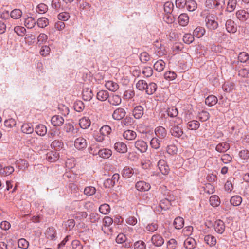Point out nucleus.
Wrapping results in <instances>:
<instances>
[{
  "mask_svg": "<svg viewBox=\"0 0 249 249\" xmlns=\"http://www.w3.org/2000/svg\"><path fill=\"white\" fill-rule=\"evenodd\" d=\"M197 245L196 240L191 237L187 238L183 243V247L186 249H194Z\"/></svg>",
  "mask_w": 249,
  "mask_h": 249,
  "instance_id": "7",
  "label": "nucleus"
},
{
  "mask_svg": "<svg viewBox=\"0 0 249 249\" xmlns=\"http://www.w3.org/2000/svg\"><path fill=\"white\" fill-rule=\"evenodd\" d=\"M37 26L40 28H45L49 24L48 19L44 17L40 18L38 19L37 22Z\"/></svg>",
  "mask_w": 249,
  "mask_h": 249,
  "instance_id": "52",
  "label": "nucleus"
},
{
  "mask_svg": "<svg viewBox=\"0 0 249 249\" xmlns=\"http://www.w3.org/2000/svg\"><path fill=\"white\" fill-rule=\"evenodd\" d=\"M36 25V21L34 18L29 17L25 19L24 25L29 29H32Z\"/></svg>",
  "mask_w": 249,
  "mask_h": 249,
  "instance_id": "37",
  "label": "nucleus"
},
{
  "mask_svg": "<svg viewBox=\"0 0 249 249\" xmlns=\"http://www.w3.org/2000/svg\"><path fill=\"white\" fill-rule=\"evenodd\" d=\"M171 199L169 198H165L160 201L159 205V207L161 208L162 210H167L169 208L170 206Z\"/></svg>",
  "mask_w": 249,
  "mask_h": 249,
  "instance_id": "47",
  "label": "nucleus"
},
{
  "mask_svg": "<svg viewBox=\"0 0 249 249\" xmlns=\"http://www.w3.org/2000/svg\"><path fill=\"white\" fill-rule=\"evenodd\" d=\"M213 226L215 231L219 234H222L225 231V224L221 220H217L215 221Z\"/></svg>",
  "mask_w": 249,
  "mask_h": 249,
  "instance_id": "10",
  "label": "nucleus"
},
{
  "mask_svg": "<svg viewBox=\"0 0 249 249\" xmlns=\"http://www.w3.org/2000/svg\"><path fill=\"white\" fill-rule=\"evenodd\" d=\"M158 167L163 175L168 174L170 168L166 161L163 160H160L158 162Z\"/></svg>",
  "mask_w": 249,
  "mask_h": 249,
  "instance_id": "4",
  "label": "nucleus"
},
{
  "mask_svg": "<svg viewBox=\"0 0 249 249\" xmlns=\"http://www.w3.org/2000/svg\"><path fill=\"white\" fill-rule=\"evenodd\" d=\"M135 188L139 191L145 192L148 191L150 189L151 186L149 183L144 181H139L136 183Z\"/></svg>",
  "mask_w": 249,
  "mask_h": 249,
  "instance_id": "5",
  "label": "nucleus"
},
{
  "mask_svg": "<svg viewBox=\"0 0 249 249\" xmlns=\"http://www.w3.org/2000/svg\"><path fill=\"white\" fill-rule=\"evenodd\" d=\"M164 77L165 79L168 80H173L177 77V74L174 71H168L164 73Z\"/></svg>",
  "mask_w": 249,
  "mask_h": 249,
  "instance_id": "62",
  "label": "nucleus"
},
{
  "mask_svg": "<svg viewBox=\"0 0 249 249\" xmlns=\"http://www.w3.org/2000/svg\"><path fill=\"white\" fill-rule=\"evenodd\" d=\"M45 234L46 237L50 240H53L56 238V231L54 227L48 228Z\"/></svg>",
  "mask_w": 249,
  "mask_h": 249,
  "instance_id": "18",
  "label": "nucleus"
},
{
  "mask_svg": "<svg viewBox=\"0 0 249 249\" xmlns=\"http://www.w3.org/2000/svg\"><path fill=\"white\" fill-rule=\"evenodd\" d=\"M147 86V83L144 80H139L136 84V88L139 90H145Z\"/></svg>",
  "mask_w": 249,
  "mask_h": 249,
  "instance_id": "50",
  "label": "nucleus"
},
{
  "mask_svg": "<svg viewBox=\"0 0 249 249\" xmlns=\"http://www.w3.org/2000/svg\"><path fill=\"white\" fill-rule=\"evenodd\" d=\"M93 96V94L91 89L88 88L83 89L82 96L84 100L89 101L92 98Z\"/></svg>",
  "mask_w": 249,
  "mask_h": 249,
  "instance_id": "20",
  "label": "nucleus"
},
{
  "mask_svg": "<svg viewBox=\"0 0 249 249\" xmlns=\"http://www.w3.org/2000/svg\"><path fill=\"white\" fill-rule=\"evenodd\" d=\"M134 249H146L145 243L142 240L135 242L133 245Z\"/></svg>",
  "mask_w": 249,
  "mask_h": 249,
  "instance_id": "64",
  "label": "nucleus"
},
{
  "mask_svg": "<svg viewBox=\"0 0 249 249\" xmlns=\"http://www.w3.org/2000/svg\"><path fill=\"white\" fill-rule=\"evenodd\" d=\"M134 146L136 149L141 153L146 152L148 149L147 142L142 140H138L135 142Z\"/></svg>",
  "mask_w": 249,
  "mask_h": 249,
  "instance_id": "2",
  "label": "nucleus"
},
{
  "mask_svg": "<svg viewBox=\"0 0 249 249\" xmlns=\"http://www.w3.org/2000/svg\"><path fill=\"white\" fill-rule=\"evenodd\" d=\"M105 86L108 90L112 92H115L119 89L118 84L112 81H108L106 82Z\"/></svg>",
  "mask_w": 249,
  "mask_h": 249,
  "instance_id": "31",
  "label": "nucleus"
},
{
  "mask_svg": "<svg viewBox=\"0 0 249 249\" xmlns=\"http://www.w3.org/2000/svg\"><path fill=\"white\" fill-rule=\"evenodd\" d=\"M155 135L160 139H164L167 135V131L165 128L162 126H158L155 130Z\"/></svg>",
  "mask_w": 249,
  "mask_h": 249,
  "instance_id": "14",
  "label": "nucleus"
},
{
  "mask_svg": "<svg viewBox=\"0 0 249 249\" xmlns=\"http://www.w3.org/2000/svg\"><path fill=\"white\" fill-rule=\"evenodd\" d=\"M22 15V11L19 9H15L13 10L10 13L11 17L15 19L20 18Z\"/></svg>",
  "mask_w": 249,
  "mask_h": 249,
  "instance_id": "45",
  "label": "nucleus"
},
{
  "mask_svg": "<svg viewBox=\"0 0 249 249\" xmlns=\"http://www.w3.org/2000/svg\"><path fill=\"white\" fill-rule=\"evenodd\" d=\"M74 146L78 150H83L87 146V142L83 137H79L74 141Z\"/></svg>",
  "mask_w": 249,
  "mask_h": 249,
  "instance_id": "6",
  "label": "nucleus"
},
{
  "mask_svg": "<svg viewBox=\"0 0 249 249\" xmlns=\"http://www.w3.org/2000/svg\"><path fill=\"white\" fill-rule=\"evenodd\" d=\"M167 113L169 116L173 118V119H175L177 118V116L178 115V110L176 107H171L168 108Z\"/></svg>",
  "mask_w": 249,
  "mask_h": 249,
  "instance_id": "43",
  "label": "nucleus"
},
{
  "mask_svg": "<svg viewBox=\"0 0 249 249\" xmlns=\"http://www.w3.org/2000/svg\"><path fill=\"white\" fill-rule=\"evenodd\" d=\"M177 242L176 239L174 238L170 239L167 242V249H178L177 248Z\"/></svg>",
  "mask_w": 249,
  "mask_h": 249,
  "instance_id": "56",
  "label": "nucleus"
},
{
  "mask_svg": "<svg viewBox=\"0 0 249 249\" xmlns=\"http://www.w3.org/2000/svg\"><path fill=\"white\" fill-rule=\"evenodd\" d=\"M161 140H160L158 138H153L150 142V144L152 148L155 149H158L160 146L161 142Z\"/></svg>",
  "mask_w": 249,
  "mask_h": 249,
  "instance_id": "38",
  "label": "nucleus"
},
{
  "mask_svg": "<svg viewBox=\"0 0 249 249\" xmlns=\"http://www.w3.org/2000/svg\"><path fill=\"white\" fill-rule=\"evenodd\" d=\"M165 66V63L164 61L160 59L155 63L154 68L156 71L161 72L164 70Z\"/></svg>",
  "mask_w": 249,
  "mask_h": 249,
  "instance_id": "35",
  "label": "nucleus"
},
{
  "mask_svg": "<svg viewBox=\"0 0 249 249\" xmlns=\"http://www.w3.org/2000/svg\"><path fill=\"white\" fill-rule=\"evenodd\" d=\"M21 131L25 134H29L34 132V128L31 124H24L21 128Z\"/></svg>",
  "mask_w": 249,
  "mask_h": 249,
  "instance_id": "28",
  "label": "nucleus"
},
{
  "mask_svg": "<svg viewBox=\"0 0 249 249\" xmlns=\"http://www.w3.org/2000/svg\"><path fill=\"white\" fill-rule=\"evenodd\" d=\"M59 156L57 151H51L47 153L46 159L49 162H54L58 159Z\"/></svg>",
  "mask_w": 249,
  "mask_h": 249,
  "instance_id": "19",
  "label": "nucleus"
},
{
  "mask_svg": "<svg viewBox=\"0 0 249 249\" xmlns=\"http://www.w3.org/2000/svg\"><path fill=\"white\" fill-rule=\"evenodd\" d=\"M205 33V30L204 28L197 27L194 30L193 36L197 38H200L204 35Z\"/></svg>",
  "mask_w": 249,
  "mask_h": 249,
  "instance_id": "39",
  "label": "nucleus"
},
{
  "mask_svg": "<svg viewBox=\"0 0 249 249\" xmlns=\"http://www.w3.org/2000/svg\"><path fill=\"white\" fill-rule=\"evenodd\" d=\"M197 117L200 121L205 122L209 119L210 114L208 112L203 110L198 113Z\"/></svg>",
  "mask_w": 249,
  "mask_h": 249,
  "instance_id": "44",
  "label": "nucleus"
},
{
  "mask_svg": "<svg viewBox=\"0 0 249 249\" xmlns=\"http://www.w3.org/2000/svg\"><path fill=\"white\" fill-rule=\"evenodd\" d=\"M210 204L213 207H217L220 203V198L216 195H213L210 198Z\"/></svg>",
  "mask_w": 249,
  "mask_h": 249,
  "instance_id": "46",
  "label": "nucleus"
},
{
  "mask_svg": "<svg viewBox=\"0 0 249 249\" xmlns=\"http://www.w3.org/2000/svg\"><path fill=\"white\" fill-rule=\"evenodd\" d=\"M64 122L63 117L59 115H54L52 117L51 123L54 126H61Z\"/></svg>",
  "mask_w": 249,
  "mask_h": 249,
  "instance_id": "15",
  "label": "nucleus"
},
{
  "mask_svg": "<svg viewBox=\"0 0 249 249\" xmlns=\"http://www.w3.org/2000/svg\"><path fill=\"white\" fill-rule=\"evenodd\" d=\"M123 137L128 140H133L137 137L136 133L132 130H127L123 133Z\"/></svg>",
  "mask_w": 249,
  "mask_h": 249,
  "instance_id": "29",
  "label": "nucleus"
},
{
  "mask_svg": "<svg viewBox=\"0 0 249 249\" xmlns=\"http://www.w3.org/2000/svg\"><path fill=\"white\" fill-rule=\"evenodd\" d=\"M194 40V36L193 35H191V34H185L183 37V40L184 43L190 44Z\"/></svg>",
  "mask_w": 249,
  "mask_h": 249,
  "instance_id": "59",
  "label": "nucleus"
},
{
  "mask_svg": "<svg viewBox=\"0 0 249 249\" xmlns=\"http://www.w3.org/2000/svg\"><path fill=\"white\" fill-rule=\"evenodd\" d=\"M189 19L187 14L183 13L181 14L178 17V21L180 25L185 26L189 22Z\"/></svg>",
  "mask_w": 249,
  "mask_h": 249,
  "instance_id": "25",
  "label": "nucleus"
},
{
  "mask_svg": "<svg viewBox=\"0 0 249 249\" xmlns=\"http://www.w3.org/2000/svg\"><path fill=\"white\" fill-rule=\"evenodd\" d=\"M114 149L118 152L125 153L127 151V147L124 143L122 142H116L114 146Z\"/></svg>",
  "mask_w": 249,
  "mask_h": 249,
  "instance_id": "13",
  "label": "nucleus"
},
{
  "mask_svg": "<svg viewBox=\"0 0 249 249\" xmlns=\"http://www.w3.org/2000/svg\"><path fill=\"white\" fill-rule=\"evenodd\" d=\"M99 210L102 214H107L110 212V208L108 204L105 203L100 206Z\"/></svg>",
  "mask_w": 249,
  "mask_h": 249,
  "instance_id": "54",
  "label": "nucleus"
},
{
  "mask_svg": "<svg viewBox=\"0 0 249 249\" xmlns=\"http://www.w3.org/2000/svg\"><path fill=\"white\" fill-rule=\"evenodd\" d=\"M134 121L133 119L130 116H126L121 121L122 125L125 126H130L134 124Z\"/></svg>",
  "mask_w": 249,
  "mask_h": 249,
  "instance_id": "48",
  "label": "nucleus"
},
{
  "mask_svg": "<svg viewBox=\"0 0 249 249\" xmlns=\"http://www.w3.org/2000/svg\"><path fill=\"white\" fill-rule=\"evenodd\" d=\"M134 173L133 169L128 166L124 167L121 173L122 176L125 178H130Z\"/></svg>",
  "mask_w": 249,
  "mask_h": 249,
  "instance_id": "23",
  "label": "nucleus"
},
{
  "mask_svg": "<svg viewBox=\"0 0 249 249\" xmlns=\"http://www.w3.org/2000/svg\"><path fill=\"white\" fill-rule=\"evenodd\" d=\"M186 6L187 9L189 11H194L197 8L196 3L194 0L187 1Z\"/></svg>",
  "mask_w": 249,
  "mask_h": 249,
  "instance_id": "57",
  "label": "nucleus"
},
{
  "mask_svg": "<svg viewBox=\"0 0 249 249\" xmlns=\"http://www.w3.org/2000/svg\"><path fill=\"white\" fill-rule=\"evenodd\" d=\"M184 220L181 217H176L173 222V225L176 229H181L184 226Z\"/></svg>",
  "mask_w": 249,
  "mask_h": 249,
  "instance_id": "36",
  "label": "nucleus"
},
{
  "mask_svg": "<svg viewBox=\"0 0 249 249\" xmlns=\"http://www.w3.org/2000/svg\"><path fill=\"white\" fill-rule=\"evenodd\" d=\"M226 29L228 32L234 33L237 31V27L235 23L231 19L227 20L225 24Z\"/></svg>",
  "mask_w": 249,
  "mask_h": 249,
  "instance_id": "16",
  "label": "nucleus"
},
{
  "mask_svg": "<svg viewBox=\"0 0 249 249\" xmlns=\"http://www.w3.org/2000/svg\"><path fill=\"white\" fill-rule=\"evenodd\" d=\"M111 128L109 125L103 126L100 129V132L103 136H108L111 132Z\"/></svg>",
  "mask_w": 249,
  "mask_h": 249,
  "instance_id": "55",
  "label": "nucleus"
},
{
  "mask_svg": "<svg viewBox=\"0 0 249 249\" xmlns=\"http://www.w3.org/2000/svg\"><path fill=\"white\" fill-rule=\"evenodd\" d=\"M151 241L152 244L157 247L161 246L164 242V240L160 234H154L151 237Z\"/></svg>",
  "mask_w": 249,
  "mask_h": 249,
  "instance_id": "8",
  "label": "nucleus"
},
{
  "mask_svg": "<svg viewBox=\"0 0 249 249\" xmlns=\"http://www.w3.org/2000/svg\"><path fill=\"white\" fill-rule=\"evenodd\" d=\"M108 102L110 105L116 106L121 103L122 99L120 96L112 94L109 95Z\"/></svg>",
  "mask_w": 249,
  "mask_h": 249,
  "instance_id": "11",
  "label": "nucleus"
},
{
  "mask_svg": "<svg viewBox=\"0 0 249 249\" xmlns=\"http://www.w3.org/2000/svg\"><path fill=\"white\" fill-rule=\"evenodd\" d=\"M157 89V85L156 83H150L146 87L145 92L148 95H152L155 92Z\"/></svg>",
  "mask_w": 249,
  "mask_h": 249,
  "instance_id": "34",
  "label": "nucleus"
},
{
  "mask_svg": "<svg viewBox=\"0 0 249 249\" xmlns=\"http://www.w3.org/2000/svg\"><path fill=\"white\" fill-rule=\"evenodd\" d=\"M108 92L105 90H101L99 91L97 94V98L98 100L104 101L109 99Z\"/></svg>",
  "mask_w": 249,
  "mask_h": 249,
  "instance_id": "32",
  "label": "nucleus"
},
{
  "mask_svg": "<svg viewBox=\"0 0 249 249\" xmlns=\"http://www.w3.org/2000/svg\"><path fill=\"white\" fill-rule=\"evenodd\" d=\"M14 171V168L11 166H6L2 168L1 171V175L3 176H7L11 174Z\"/></svg>",
  "mask_w": 249,
  "mask_h": 249,
  "instance_id": "51",
  "label": "nucleus"
},
{
  "mask_svg": "<svg viewBox=\"0 0 249 249\" xmlns=\"http://www.w3.org/2000/svg\"><path fill=\"white\" fill-rule=\"evenodd\" d=\"M217 98L215 96L210 95L205 99V103L208 106L212 107L215 105L217 103Z\"/></svg>",
  "mask_w": 249,
  "mask_h": 249,
  "instance_id": "30",
  "label": "nucleus"
},
{
  "mask_svg": "<svg viewBox=\"0 0 249 249\" xmlns=\"http://www.w3.org/2000/svg\"><path fill=\"white\" fill-rule=\"evenodd\" d=\"M236 5V0H229L227 4V10L228 12L233 11Z\"/></svg>",
  "mask_w": 249,
  "mask_h": 249,
  "instance_id": "60",
  "label": "nucleus"
},
{
  "mask_svg": "<svg viewBox=\"0 0 249 249\" xmlns=\"http://www.w3.org/2000/svg\"><path fill=\"white\" fill-rule=\"evenodd\" d=\"M73 108L76 111L81 112L84 110L85 105L82 101L78 100L74 102Z\"/></svg>",
  "mask_w": 249,
  "mask_h": 249,
  "instance_id": "41",
  "label": "nucleus"
},
{
  "mask_svg": "<svg viewBox=\"0 0 249 249\" xmlns=\"http://www.w3.org/2000/svg\"><path fill=\"white\" fill-rule=\"evenodd\" d=\"M18 246L21 249H27L29 246V242L24 238H21L18 242Z\"/></svg>",
  "mask_w": 249,
  "mask_h": 249,
  "instance_id": "63",
  "label": "nucleus"
},
{
  "mask_svg": "<svg viewBox=\"0 0 249 249\" xmlns=\"http://www.w3.org/2000/svg\"><path fill=\"white\" fill-rule=\"evenodd\" d=\"M182 120L180 118L172 119L169 121V130L171 135L176 138H179L183 134L182 128Z\"/></svg>",
  "mask_w": 249,
  "mask_h": 249,
  "instance_id": "1",
  "label": "nucleus"
},
{
  "mask_svg": "<svg viewBox=\"0 0 249 249\" xmlns=\"http://www.w3.org/2000/svg\"><path fill=\"white\" fill-rule=\"evenodd\" d=\"M242 201V197L238 195L231 197L230 199L231 204L234 206H239L241 204Z\"/></svg>",
  "mask_w": 249,
  "mask_h": 249,
  "instance_id": "40",
  "label": "nucleus"
},
{
  "mask_svg": "<svg viewBox=\"0 0 249 249\" xmlns=\"http://www.w3.org/2000/svg\"><path fill=\"white\" fill-rule=\"evenodd\" d=\"M206 26L210 30H215L218 26V23L213 19V17H207L206 19Z\"/></svg>",
  "mask_w": 249,
  "mask_h": 249,
  "instance_id": "9",
  "label": "nucleus"
},
{
  "mask_svg": "<svg viewBox=\"0 0 249 249\" xmlns=\"http://www.w3.org/2000/svg\"><path fill=\"white\" fill-rule=\"evenodd\" d=\"M98 154L100 157L107 159L112 154V151L108 149H101L98 152Z\"/></svg>",
  "mask_w": 249,
  "mask_h": 249,
  "instance_id": "42",
  "label": "nucleus"
},
{
  "mask_svg": "<svg viewBox=\"0 0 249 249\" xmlns=\"http://www.w3.org/2000/svg\"><path fill=\"white\" fill-rule=\"evenodd\" d=\"M204 241L210 247H213L216 244V238L210 234L205 235L204 238Z\"/></svg>",
  "mask_w": 249,
  "mask_h": 249,
  "instance_id": "21",
  "label": "nucleus"
},
{
  "mask_svg": "<svg viewBox=\"0 0 249 249\" xmlns=\"http://www.w3.org/2000/svg\"><path fill=\"white\" fill-rule=\"evenodd\" d=\"M84 193L86 195L90 196L96 193V189L92 186L86 187L84 189Z\"/></svg>",
  "mask_w": 249,
  "mask_h": 249,
  "instance_id": "61",
  "label": "nucleus"
},
{
  "mask_svg": "<svg viewBox=\"0 0 249 249\" xmlns=\"http://www.w3.org/2000/svg\"><path fill=\"white\" fill-rule=\"evenodd\" d=\"M51 147L55 151H60L64 148V143L61 140H55L51 144Z\"/></svg>",
  "mask_w": 249,
  "mask_h": 249,
  "instance_id": "17",
  "label": "nucleus"
},
{
  "mask_svg": "<svg viewBox=\"0 0 249 249\" xmlns=\"http://www.w3.org/2000/svg\"><path fill=\"white\" fill-rule=\"evenodd\" d=\"M230 148V145L229 143L227 142H221L218 143L216 147L215 150L220 153H224Z\"/></svg>",
  "mask_w": 249,
  "mask_h": 249,
  "instance_id": "24",
  "label": "nucleus"
},
{
  "mask_svg": "<svg viewBox=\"0 0 249 249\" xmlns=\"http://www.w3.org/2000/svg\"><path fill=\"white\" fill-rule=\"evenodd\" d=\"M222 89L224 91L230 92L235 89L234 83L233 82L225 83L222 87Z\"/></svg>",
  "mask_w": 249,
  "mask_h": 249,
  "instance_id": "53",
  "label": "nucleus"
},
{
  "mask_svg": "<svg viewBox=\"0 0 249 249\" xmlns=\"http://www.w3.org/2000/svg\"><path fill=\"white\" fill-rule=\"evenodd\" d=\"M79 124L81 128L87 129L90 126L91 121L88 117H84L79 120Z\"/></svg>",
  "mask_w": 249,
  "mask_h": 249,
  "instance_id": "26",
  "label": "nucleus"
},
{
  "mask_svg": "<svg viewBox=\"0 0 249 249\" xmlns=\"http://www.w3.org/2000/svg\"><path fill=\"white\" fill-rule=\"evenodd\" d=\"M36 133L39 136H45L47 132V129L45 125L39 124L37 125L35 128Z\"/></svg>",
  "mask_w": 249,
  "mask_h": 249,
  "instance_id": "22",
  "label": "nucleus"
},
{
  "mask_svg": "<svg viewBox=\"0 0 249 249\" xmlns=\"http://www.w3.org/2000/svg\"><path fill=\"white\" fill-rule=\"evenodd\" d=\"M126 115L125 110L123 108H117L112 113V118L115 120H121L123 119Z\"/></svg>",
  "mask_w": 249,
  "mask_h": 249,
  "instance_id": "3",
  "label": "nucleus"
},
{
  "mask_svg": "<svg viewBox=\"0 0 249 249\" xmlns=\"http://www.w3.org/2000/svg\"><path fill=\"white\" fill-rule=\"evenodd\" d=\"M14 31L17 35L20 36H23L26 33V29L24 27L20 26H16L14 29Z\"/></svg>",
  "mask_w": 249,
  "mask_h": 249,
  "instance_id": "49",
  "label": "nucleus"
},
{
  "mask_svg": "<svg viewBox=\"0 0 249 249\" xmlns=\"http://www.w3.org/2000/svg\"><path fill=\"white\" fill-rule=\"evenodd\" d=\"M236 16L240 20L245 21L249 18V13L244 10H240L236 12Z\"/></svg>",
  "mask_w": 249,
  "mask_h": 249,
  "instance_id": "27",
  "label": "nucleus"
},
{
  "mask_svg": "<svg viewBox=\"0 0 249 249\" xmlns=\"http://www.w3.org/2000/svg\"><path fill=\"white\" fill-rule=\"evenodd\" d=\"M133 115L136 119H139L142 118L144 114L143 107L141 106H137L133 110Z\"/></svg>",
  "mask_w": 249,
  "mask_h": 249,
  "instance_id": "12",
  "label": "nucleus"
},
{
  "mask_svg": "<svg viewBox=\"0 0 249 249\" xmlns=\"http://www.w3.org/2000/svg\"><path fill=\"white\" fill-rule=\"evenodd\" d=\"M200 123L196 120H192L187 123V127L190 130H196L199 128Z\"/></svg>",
  "mask_w": 249,
  "mask_h": 249,
  "instance_id": "33",
  "label": "nucleus"
},
{
  "mask_svg": "<svg viewBox=\"0 0 249 249\" xmlns=\"http://www.w3.org/2000/svg\"><path fill=\"white\" fill-rule=\"evenodd\" d=\"M174 8V4L172 2L167 1L164 5V11L167 13H171Z\"/></svg>",
  "mask_w": 249,
  "mask_h": 249,
  "instance_id": "58",
  "label": "nucleus"
}]
</instances>
